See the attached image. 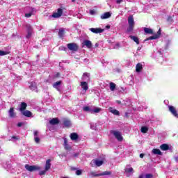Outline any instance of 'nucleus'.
<instances>
[{
	"label": "nucleus",
	"instance_id": "obj_1",
	"mask_svg": "<svg viewBox=\"0 0 178 178\" xmlns=\"http://www.w3.org/2000/svg\"><path fill=\"white\" fill-rule=\"evenodd\" d=\"M128 24L129 27L127 30V33H131L134 29V17H133V15H129L128 17Z\"/></svg>",
	"mask_w": 178,
	"mask_h": 178
},
{
	"label": "nucleus",
	"instance_id": "obj_2",
	"mask_svg": "<svg viewBox=\"0 0 178 178\" xmlns=\"http://www.w3.org/2000/svg\"><path fill=\"white\" fill-rule=\"evenodd\" d=\"M111 133L114 136V137H115L118 141H123V136H122V133H120V131L112 130Z\"/></svg>",
	"mask_w": 178,
	"mask_h": 178
},
{
	"label": "nucleus",
	"instance_id": "obj_3",
	"mask_svg": "<svg viewBox=\"0 0 178 178\" xmlns=\"http://www.w3.org/2000/svg\"><path fill=\"white\" fill-rule=\"evenodd\" d=\"M25 169H26L28 172H35V170H40L41 167L38 165H30L29 164H26Z\"/></svg>",
	"mask_w": 178,
	"mask_h": 178
},
{
	"label": "nucleus",
	"instance_id": "obj_4",
	"mask_svg": "<svg viewBox=\"0 0 178 178\" xmlns=\"http://www.w3.org/2000/svg\"><path fill=\"white\" fill-rule=\"evenodd\" d=\"M67 47L68 49L72 52H76L79 50V45H77L76 43H69L67 44Z\"/></svg>",
	"mask_w": 178,
	"mask_h": 178
},
{
	"label": "nucleus",
	"instance_id": "obj_5",
	"mask_svg": "<svg viewBox=\"0 0 178 178\" xmlns=\"http://www.w3.org/2000/svg\"><path fill=\"white\" fill-rule=\"evenodd\" d=\"M124 172L127 176H131V175L134 173V169H133L130 165H127L124 168Z\"/></svg>",
	"mask_w": 178,
	"mask_h": 178
},
{
	"label": "nucleus",
	"instance_id": "obj_6",
	"mask_svg": "<svg viewBox=\"0 0 178 178\" xmlns=\"http://www.w3.org/2000/svg\"><path fill=\"white\" fill-rule=\"evenodd\" d=\"M90 165L91 166H102V165H104V161L99 159L92 160Z\"/></svg>",
	"mask_w": 178,
	"mask_h": 178
},
{
	"label": "nucleus",
	"instance_id": "obj_7",
	"mask_svg": "<svg viewBox=\"0 0 178 178\" xmlns=\"http://www.w3.org/2000/svg\"><path fill=\"white\" fill-rule=\"evenodd\" d=\"M26 27L27 31L26 38H31V35H33V27L30 24H26Z\"/></svg>",
	"mask_w": 178,
	"mask_h": 178
},
{
	"label": "nucleus",
	"instance_id": "obj_8",
	"mask_svg": "<svg viewBox=\"0 0 178 178\" xmlns=\"http://www.w3.org/2000/svg\"><path fill=\"white\" fill-rule=\"evenodd\" d=\"M62 15H63V10H62V8H58L57 10V13H53V15H51V17L58 19V18L60 17V16H62Z\"/></svg>",
	"mask_w": 178,
	"mask_h": 178
},
{
	"label": "nucleus",
	"instance_id": "obj_9",
	"mask_svg": "<svg viewBox=\"0 0 178 178\" xmlns=\"http://www.w3.org/2000/svg\"><path fill=\"white\" fill-rule=\"evenodd\" d=\"M169 111L172 113V115L175 116V118H178V113L177 111L176 110V108L173 106H168Z\"/></svg>",
	"mask_w": 178,
	"mask_h": 178
},
{
	"label": "nucleus",
	"instance_id": "obj_10",
	"mask_svg": "<svg viewBox=\"0 0 178 178\" xmlns=\"http://www.w3.org/2000/svg\"><path fill=\"white\" fill-rule=\"evenodd\" d=\"M159 37H161V29L157 31L156 34L147 38L145 40V41H149V40H157V38H159Z\"/></svg>",
	"mask_w": 178,
	"mask_h": 178
},
{
	"label": "nucleus",
	"instance_id": "obj_11",
	"mask_svg": "<svg viewBox=\"0 0 178 178\" xmlns=\"http://www.w3.org/2000/svg\"><path fill=\"white\" fill-rule=\"evenodd\" d=\"M89 30L92 33H94V34H101V33H104V29L101 28H90Z\"/></svg>",
	"mask_w": 178,
	"mask_h": 178
},
{
	"label": "nucleus",
	"instance_id": "obj_12",
	"mask_svg": "<svg viewBox=\"0 0 178 178\" xmlns=\"http://www.w3.org/2000/svg\"><path fill=\"white\" fill-rule=\"evenodd\" d=\"M81 87L84 91V94L87 92V90H88V83L86 81L81 82Z\"/></svg>",
	"mask_w": 178,
	"mask_h": 178
},
{
	"label": "nucleus",
	"instance_id": "obj_13",
	"mask_svg": "<svg viewBox=\"0 0 178 178\" xmlns=\"http://www.w3.org/2000/svg\"><path fill=\"white\" fill-rule=\"evenodd\" d=\"M83 45L88 47V49H91V48H92V43L91 42V41L88 40H83Z\"/></svg>",
	"mask_w": 178,
	"mask_h": 178
},
{
	"label": "nucleus",
	"instance_id": "obj_14",
	"mask_svg": "<svg viewBox=\"0 0 178 178\" xmlns=\"http://www.w3.org/2000/svg\"><path fill=\"white\" fill-rule=\"evenodd\" d=\"M81 79L86 83H88L90 81V74L88 72L83 73Z\"/></svg>",
	"mask_w": 178,
	"mask_h": 178
},
{
	"label": "nucleus",
	"instance_id": "obj_15",
	"mask_svg": "<svg viewBox=\"0 0 178 178\" xmlns=\"http://www.w3.org/2000/svg\"><path fill=\"white\" fill-rule=\"evenodd\" d=\"M111 16H112V13H111V12H106L102 14L100 16V17L102 20H104L105 19H109V17H111Z\"/></svg>",
	"mask_w": 178,
	"mask_h": 178
},
{
	"label": "nucleus",
	"instance_id": "obj_16",
	"mask_svg": "<svg viewBox=\"0 0 178 178\" xmlns=\"http://www.w3.org/2000/svg\"><path fill=\"white\" fill-rule=\"evenodd\" d=\"M8 116L11 118H16V113H15V109L13 107H11L8 111Z\"/></svg>",
	"mask_w": 178,
	"mask_h": 178
},
{
	"label": "nucleus",
	"instance_id": "obj_17",
	"mask_svg": "<svg viewBox=\"0 0 178 178\" xmlns=\"http://www.w3.org/2000/svg\"><path fill=\"white\" fill-rule=\"evenodd\" d=\"M108 111L111 112V113H113V115H115V116H119V115H120L119 111L112 107L108 108Z\"/></svg>",
	"mask_w": 178,
	"mask_h": 178
},
{
	"label": "nucleus",
	"instance_id": "obj_18",
	"mask_svg": "<svg viewBox=\"0 0 178 178\" xmlns=\"http://www.w3.org/2000/svg\"><path fill=\"white\" fill-rule=\"evenodd\" d=\"M60 84H62V81H57L53 84V87L54 88H56L57 91H60Z\"/></svg>",
	"mask_w": 178,
	"mask_h": 178
},
{
	"label": "nucleus",
	"instance_id": "obj_19",
	"mask_svg": "<svg viewBox=\"0 0 178 178\" xmlns=\"http://www.w3.org/2000/svg\"><path fill=\"white\" fill-rule=\"evenodd\" d=\"M70 137L72 141H77V140H79V135L76 133H72Z\"/></svg>",
	"mask_w": 178,
	"mask_h": 178
},
{
	"label": "nucleus",
	"instance_id": "obj_20",
	"mask_svg": "<svg viewBox=\"0 0 178 178\" xmlns=\"http://www.w3.org/2000/svg\"><path fill=\"white\" fill-rule=\"evenodd\" d=\"M22 115H24V116H26V118H31L33 113H31V112L29 110H26L22 112Z\"/></svg>",
	"mask_w": 178,
	"mask_h": 178
},
{
	"label": "nucleus",
	"instance_id": "obj_21",
	"mask_svg": "<svg viewBox=\"0 0 178 178\" xmlns=\"http://www.w3.org/2000/svg\"><path fill=\"white\" fill-rule=\"evenodd\" d=\"M51 169V159H48L46 161L44 170H49Z\"/></svg>",
	"mask_w": 178,
	"mask_h": 178
},
{
	"label": "nucleus",
	"instance_id": "obj_22",
	"mask_svg": "<svg viewBox=\"0 0 178 178\" xmlns=\"http://www.w3.org/2000/svg\"><path fill=\"white\" fill-rule=\"evenodd\" d=\"M102 109L101 108L92 106V113H99Z\"/></svg>",
	"mask_w": 178,
	"mask_h": 178
},
{
	"label": "nucleus",
	"instance_id": "obj_23",
	"mask_svg": "<svg viewBox=\"0 0 178 178\" xmlns=\"http://www.w3.org/2000/svg\"><path fill=\"white\" fill-rule=\"evenodd\" d=\"M143 70V65L141 63H138L136 66V72L140 73Z\"/></svg>",
	"mask_w": 178,
	"mask_h": 178
},
{
	"label": "nucleus",
	"instance_id": "obj_24",
	"mask_svg": "<svg viewBox=\"0 0 178 178\" xmlns=\"http://www.w3.org/2000/svg\"><path fill=\"white\" fill-rule=\"evenodd\" d=\"M58 37H60V38H63V37H65V29L61 28L59 29Z\"/></svg>",
	"mask_w": 178,
	"mask_h": 178
},
{
	"label": "nucleus",
	"instance_id": "obj_25",
	"mask_svg": "<svg viewBox=\"0 0 178 178\" xmlns=\"http://www.w3.org/2000/svg\"><path fill=\"white\" fill-rule=\"evenodd\" d=\"M160 149H161V151H168V149H169V145L165 143L162 144L160 146Z\"/></svg>",
	"mask_w": 178,
	"mask_h": 178
},
{
	"label": "nucleus",
	"instance_id": "obj_26",
	"mask_svg": "<svg viewBox=\"0 0 178 178\" xmlns=\"http://www.w3.org/2000/svg\"><path fill=\"white\" fill-rule=\"evenodd\" d=\"M35 13V9L31 8V12L29 13H26L25 17H31V16H33V15Z\"/></svg>",
	"mask_w": 178,
	"mask_h": 178
},
{
	"label": "nucleus",
	"instance_id": "obj_27",
	"mask_svg": "<svg viewBox=\"0 0 178 178\" xmlns=\"http://www.w3.org/2000/svg\"><path fill=\"white\" fill-rule=\"evenodd\" d=\"M64 147L67 150L72 149V147H70V145L69 144H67V138H64Z\"/></svg>",
	"mask_w": 178,
	"mask_h": 178
},
{
	"label": "nucleus",
	"instance_id": "obj_28",
	"mask_svg": "<svg viewBox=\"0 0 178 178\" xmlns=\"http://www.w3.org/2000/svg\"><path fill=\"white\" fill-rule=\"evenodd\" d=\"M26 108H27V104H26L25 102L21 103L20 108H19L20 112H24V110H25Z\"/></svg>",
	"mask_w": 178,
	"mask_h": 178
},
{
	"label": "nucleus",
	"instance_id": "obj_29",
	"mask_svg": "<svg viewBox=\"0 0 178 178\" xmlns=\"http://www.w3.org/2000/svg\"><path fill=\"white\" fill-rule=\"evenodd\" d=\"M83 109L84 112H90V113H92V106H84Z\"/></svg>",
	"mask_w": 178,
	"mask_h": 178
},
{
	"label": "nucleus",
	"instance_id": "obj_30",
	"mask_svg": "<svg viewBox=\"0 0 178 178\" xmlns=\"http://www.w3.org/2000/svg\"><path fill=\"white\" fill-rule=\"evenodd\" d=\"M129 38H131V40L134 41V42H136L138 45V44H140V40L138 37L134 36V35H130Z\"/></svg>",
	"mask_w": 178,
	"mask_h": 178
},
{
	"label": "nucleus",
	"instance_id": "obj_31",
	"mask_svg": "<svg viewBox=\"0 0 178 178\" xmlns=\"http://www.w3.org/2000/svg\"><path fill=\"white\" fill-rule=\"evenodd\" d=\"M29 88L33 91H35V90H37V83H35V82L31 83L29 86Z\"/></svg>",
	"mask_w": 178,
	"mask_h": 178
},
{
	"label": "nucleus",
	"instance_id": "obj_32",
	"mask_svg": "<svg viewBox=\"0 0 178 178\" xmlns=\"http://www.w3.org/2000/svg\"><path fill=\"white\" fill-rule=\"evenodd\" d=\"M50 124H58V123H59V120H58V118H53L49 121Z\"/></svg>",
	"mask_w": 178,
	"mask_h": 178
},
{
	"label": "nucleus",
	"instance_id": "obj_33",
	"mask_svg": "<svg viewBox=\"0 0 178 178\" xmlns=\"http://www.w3.org/2000/svg\"><path fill=\"white\" fill-rule=\"evenodd\" d=\"M88 176H90V177H99V174L97 173L96 172L91 171L90 173H88Z\"/></svg>",
	"mask_w": 178,
	"mask_h": 178
},
{
	"label": "nucleus",
	"instance_id": "obj_34",
	"mask_svg": "<svg viewBox=\"0 0 178 178\" xmlns=\"http://www.w3.org/2000/svg\"><path fill=\"white\" fill-rule=\"evenodd\" d=\"M152 153L154 154V155H162V152L159 149H153Z\"/></svg>",
	"mask_w": 178,
	"mask_h": 178
},
{
	"label": "nucleus",
	"instance_id": "obj_35",
	"mask_svg": "<svg viewBox=\"0 0 178 178\" xmlns=\"http://www.w3.org/2000/svg\"><path fill=\"white\" fill-rule=\"evenodd\" d=\"M99 176H109L110 175H112V172L111 171H104L102 173H99Z\"/></svg>",
	"mask_w": 178,
	"mask_h": 178
},
{
	"label": "nucleus",
	"instance_id": "obj_36",
	"mask_svg": "<svg viewBox=\"0 0 178 178\" xmlns=\"http://www.w3.org/2000/svg\"><path fill=\"white\" fill-rule=\"evenodd\" d=\"M63 124L65 127H70V126H72V122H70V120H65L63 122Z\"/></svg>",
	"mask_w": 178,
	"mask_h": 178
},
{
	"label": "nucleus",
	"instance_id": "obj_37",
	"mask_svg": "<svg viewBox=\"0 0 178 178\" xmlns=\"http://www.w3.org/2000/svg\"><path fill=\"white\" fill-rule=\"evenodd\" d=\"M144 31H145V34H152V33H153L152 29H151L149 28H144Z\"/></svg>",
	"mask_w": 178,
	"mask_h": 178
},
{
	"label": "nucleus",
	"instance_id": "obj_38",
	"mask_svg": "<svg viewBox=\"0 0 178 178\" xmlns=\"http://www.w3.org/2000/svg\"><path fill=\"white\" fill-rule=\"evenodd\" d=\"M115 88H116V84H115V83H113V82L110 83V90H111V91H115Z\"/></svg>",
	"mask_w": 178,
	"mask_h": 178
},
{
	"label": "nucleus",
	"instance_id": "obj_39",
	"mask_svg": "<svg viewBox=\"0 0 178 178\" xmlns=\"http://www.w3.org/2000/svg\"><path fill=\"white\" fill-rule=\"evenodd\" d=\"M140 131H141V133H144V134L147 133V131H148V127H142L141 129H140Z\"/></svg>",
	"mask_w": 178,
	"mask_h": 178
},
{
	"label": "nucleus",
	"instance_id": "obj_40",
	"mask_svg": "<svg viewBox=\"0 0 178 178\" xmlns=\"http://www.w3.org/2000/svg\"><path fill=\"white\" fill-rule=\"evenodd\" d=\"M9 51H0V56H3L4 55H8Z\"/></svg>",
	"mask_w": 178,
	"mask_h": 178
},
{
	"label": "nucleus",
	"instance_id": "obj_41",
	"mask_svg": "<svg viewBox=\"0 0 178 178\" xmlns=\"http://www.w3.org/2000/svg\"><path fill=\"white\" fill-rule=\"evenodd\" d=\"M47 170H45V169H44V170L40 171V172H39L40 176H42V175H45V173H47Z\"/></svg>",
	"mask_w": 178,
	"mask_h": 178
},
{
	"label": "nucleus",
	"instance_id": "obj_42",
	"mask_svg": "<svg viewBox=\"0 0 178 178\" xmlns=\"http://www.w3.org/2000/svg\"><path fill=\"white\" fill-rule=\"evenodd\" d=\"M154 177V176L152 175V174H146L145 175V178H152Z\"/></svg>",
	"mask_w": 178,
	"mask_h": 178
},
{
	"label": "nucleus",
	"instance_id": "obj_43",
	"mask_svg": "<svg viewBox=\"0 0 178 178\" xmlns=\"http://www.w3.org/2000/svg\"><path fill=\"white\" fill-rule=\"evenodd\" d=\"M82 170H77L76 171V175H77V176H80L81 175V173H82Z\"/></svg>",
	"mask_w": 178,
	"mask_h": 178
},
{
	"label": "nucleus",
	"instance_id": "obj_44",
	"mask_svg": "<svg viewBox=\"0 0 178 178\" xmlns=\"http://www.w3.org/2000/svg\"><path fill=\"white\" fill-rule=\"evenodd\" d=\"M35 142L38 144V143H40V138H38V136H35L34 138Z\"/></svg>",
	"mask_w": 178,
	"mask_h": 178
},
{
	"label": "nucleus",
	"instance_id": "obj_45",
	"mask_svg": "<svg viewBox=\"0 0 178 178\" xmlns=\"http://www.w3.org/2000/svg\"><path fill=\"white\" fill-rule=\"evenodd\" d=\"M59 50L60 51H66V47H59Z\"/></svg>",
	"mask_w": 178,
	"mask_h": 178
},
{
	"label": "nucleus",
	"instance_id": "obj_46",
	"mask_svg": "<svg viewBox=\"0 0 178 178\" xmlns=\"http://www.w3.org/2000/svg\"><path fill=\"white\" fill-rule=\"evenodd\" d=\"M162 60H163V56H160V57L159 58V62L160 63H162Z\"/></svg>",
	"mask_w": 178,
	"mask_h": 178
},
{
	"label": "nucleus",
	"instance_id": "obj_47",
	"mask_svg": "<svg viewBox=\"0 0 178 178\" xmlns=\"http://www.w3.org/2000/svg\"><path fill=\"white\" fill-rule=\"evenodd\" d=\"M168 22H169V23H172V22H173V19H172V17H168Z\"/></svg>",
	"mask_w": 178,
	"mask_h": 178
},
{
	"label": "nucleus",
	"instance_id": "obj_48",
	"mask_svg": "<svg viewBox=\"0 0 178 178\" xmlns=\"http://www.w3.org/2000/svg\"><path fill=\"white\" fill-rule=\"evenodd\" d=\"M79 155H80V153H74V154H73V156L74 157V158H77V156H79Z\"/></svg>",
	"mask_w": 178,
	"mask_h": 178
},
{
	"label": "nucleus",
	"instance_id": "obj_49",
	"mask_svg": "<svg viewBox=\"0 0 178 178\" xmlns=\"http://www.w3.org/2000/svg\"><path fill=\"white\" fill-rule=\"evenodd\" d=\"M34 137H38V131H34Z\"/></svg>",
	"mask_w": 178,
	"mask_h": 178
},
{
	"label": "nucleus",
	"instance_id": "obj_50",
	"mask_svg": "<svg viewBox=\"0 0 178 178\" xmlns=\"http://www.w3.org/2000/svg\"><path fill=\"white\" fill-rule=\"evenodd\" d=\"M116 3L120 4L122 3V2H123V0H115Z\"/></svg>",
	"mask_w": 178,
	"mask_h": 178
},
{
	"label": "nucleus",
	"instance_id": "obj_51",
	"mask_svg": "<svg viewBox=\"0 0 178 178\" xmlns=\"http://www.w3.org/2000/svg\"><path fill=\"white\" fill-rule=\"evenodd\" d=\"M90 15H95V10H90Z\"/></svg>",
	"mask_w": 178,
	"mask_h": 178
},
{
	"label": "nucleus",
	"instance_id": "obj_52",
	"mask_svg": "<svg viewBox=\"0 0 178 178\" xmlns=\"http://www.w3.org/2000/svg\"><path fill=\"white\" fill-rule=\"evenodd\" d=\"M22 126H23L22 122H19V123L17 124V127H22Z\"/></svg>",
	"mask_w": 178,
	"mask_h": 178
},
{
	"label": "nucleus",
	"instance_id": "obj_53",
	"mask_svg": "<svg viewBox=\"0 0 178 178\" xmlns=\"http://www.w3.org/2000/svg\"><path fill=\"white\" fill-rule=\"evenodd\" d=\"M162 54H163V50L162 51H161V50L158 51V54L159 55H162Z\"/></svg>",
	"mask_w": 178,
	"mask_h": 178
},
{
	"label": "nucleus",
	"instance_id": "obj_54",
	"mask_svg": "<svg viewBox=\"0 0 178 178\" xmlns=\"http://www.w3.org/2000/svg\"><path fill=\"white\" fill-rule=\"evenodd\" d=\"M170 44V40H167L166 41V45L168 47V45Z\"/></svg>",
	"mask_w": 178,
	"mask_h": 178
},
{
	"label": "nucleus",
	"instance_id": "obj_55",
	"mask_svg": "<svg viewBox=\"0 0 178 178\" xmlns=\"http://www.w3.org/2000/svg\"><path fill=\"white\" fill-rule=\"evenodd\" d=\"M120 47V44L119 43H117V44H115V48H118V47Z\"/></svg>",
	"mask_w": 178,
	"mask_h": 178
},
{
	"label": "nucleus",
	"instance_id": "obj_56",
	"mask_svg": "<svg viewBox=\"0 0 178 178\" xmlns=\"http://www.w3.org/2000/svg\"><path fill=\"white\" fill-rule=\"evenodd\" d=\"M90 129H92V130H95V127H94L92 124L90 125Z\"/></svg>",
	"mask_w": 178,
	"mask_h": 178
},
{
	"label": "nucleus",
	"instance_id": "obj_57",
	"mask_svg": "<svg viewBox=\"0 0 178 178\" xmlns=\"http://www.w3.org/2000/svg\"><path fill=\"white\" fill-rule=\"evenodd\" d=\"M140 158H144V154H140Z\"/></svg>",
	"mask_w": 178,
	"mask_h": 178
},
{
	"label": "nucleus",
	"instance_id": "obj_58",
	"mask_svg": "<svg viewBox=\"0 0 178 178\" xmlns=\"http://www.w3.org/2000/svg\"><path fill=\"white\" fill-rule=\"evenodd\" d=\"M139 178H145V177L144 175H141L139 176Z\"/></svg>",
	"mask_w": 178,
	"mask_h": 178
},
{
	"label": "nucleus",
	"instance_id": "obj_59",
	"mask_svg": "<svg viewBox=\"0 0 178 178\" xmlns=\"http://www.w3.org/2000/svg\"><path fill=\"white\" fill-rule=\"evenodd\" d=\"M137 51H141V47H138Z\"/></svg>",
	"mask_w": 178,
	"mask_h": 178
},
{
	"label": "nucleus",
	"instance_id": "obj_60",
	"mask_svg": "<svg viewBox=\"0 0 178 178\" xmlns=\"http://www.w3.org/2000/svg\"><path fill=\"white\" fill-rule=\"evenodd\" d=\"M106 27V29H111V26L109 25H107Z\"/></svg>",
	"mask_w": 178,
	"mask_h": 178
},
{
	"label": "nucleus",
	"instance_id": "obj_61",
	"mask_svg": "<svg viewBox=\"0 0 178 178\" xmlns=\"http://www.w3.org/2000/svg\"><path fill=\"white\" fill-rule=\"evenodd\" d=\"M72 170H76V168H72Z\"/></svg>",
	"mask_w": 178,
	"mask_h": 178
},
{
	"label": "nucleus",
	"instance_id": "obj_62",
	"mask_svg": "<svg viewBox=\"0 0 178 178\" xmlns=\"http://www.w3.org/2000/svg\"><path fill=\"white\" fill-rule=\"evenodd\" d=\"M95 47H98V43H96V44H95Z\"/></svg>",
	"mask_w": 178,
	"mask_h": 178
},
{
	"label": "nucleus",
	"instance_id": "obj_63",
	"mask_svg": "<svg viewBox=\"0 0 178 178\" xmlns=\"http://www.w3.org/2000/svg\"><path fill=\"white\" fill-rule=\"evenodd\" d=\"M76 1V0H72V2H75Z\"/></svg>",
	"mask_w": 178,
	"mask_h": 178
},
{
	"label": "nucleus",
	"instance_id": "obj_64",
	"mask_svg": "<svg viewBox=\"0 0 178 178\" xmlns=\"http://www.w3.org/2000/svg\"><path fill=\"white\" fill-rule=\"evenodd\" d=\"M13 138H16L15 136H13Z\"/></svg>",
	"mask_w": 178,
	"mask_h": 178
}]
</instances>
